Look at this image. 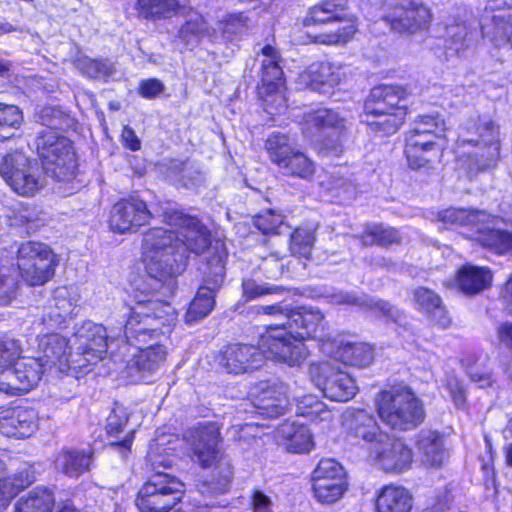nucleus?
I'll list each match as a JSON object with an SVG mask.
<instances>
[{"label":"nucleus","mask_w":512,"mask_h":512,"mask_svg":"<svg viewBox=\"0 0 512 512\" xmlns=\"http://www.w3.org/2000/svg\"><path fill=\"white\" fill-rule=\"evenodd\" d=\"M177 275H149L136 279L132 283V297L136 305L126 321L125 327L130 333H137L141 339L155 330V325L171 328L176 320L174 308L160 296L173 294Z\"/></svg>","instance_id":"f257e3e1"},{"label":"nucleus","mask_w":512,"mask_h":512,"mask_svg":"<svg viewBox=\"0 0 512 512\" xmlns=\"http://www.w3.org/2000/svg\"><path fill=\"white\" fill-rule=\"evenodd\" d=\"M499 153V128L490 118L471 117L459 126L457 165L467 176L493 167Z\"/></svg>","instance_id":"f03ea898"},{"label":"nucleus","mask_w":512,"mask_h":512,"mask_svg":"<svg viewBox=\"0 0 512 512\" xmlns=\"http://www.w3.org/2000/svg\"><path fill=\"white\" fill-rule=\"evenodd\" d=\"M294 310L285 303L259 306L257 309L258 314L285 320L281 324L270 325L260 336L259 345L271 360L292 367L300 365L308 356L305 344L293 337L291 315Z\"/></svg>","instance_id":"7ed1b4c3"},{"label":"nucleus","mask_w":512,"mask_h":512,"mask_svg":"<svg viewBox=\"0 0 512 512\" xmlns=\"http://www.w3.org/2000/svg\"><path fill=\"white\" fill-rule=\"evenodd\" d=\"M155 330H149V334L138 339L137 333H130L124 327V339L118 352L117 362H125L126 356H131L124 370L125 378L130 382H138L144 379L145 373H152L164 362L166 349L160 344L162 336L169 333L162 325H155Z\"/></svg>","instance_id":"20e7f679"},{"label":"nucleus","mask_w":512,"mask_h":512,"mask_svg":"<svg viewBox=\"0 0 512 512\" xmlns=\"http://www.w3.org/2000/svg\"><path fill=\"white\" fill-rule=\"evenodd\" d=\"M121 328H106L92 321H85L77 326L71 340L75 356L73 363L79 371L86 370L103 360L107 355L117 363L118 352L124 339Z\"/></svg>","instance_id":"39448f33"},{"label":"nucleus","mask_w":512,"mask_h":512,"mask_svg":"<svg viewBox=\"0 0 512 512\" xmlns=\"http://www.w3.org/2000/svg\"><path fill=\"white\" fill-rule=\"evenodd\" d=\"M185 439L190 445L193 457L202 467H210L215 464V470L219 476L212 488L215 493H225L232 481L233 467L230 459L224 455L218 447L220 431L216 423L205 422L188 430Z\"/></svg>","instance_id":"423d86ee"},{"label":"nucleus","mask_w":512,"mask_h":512,"mask_svg":"<svg viewBox=\"0 0 512 512\" xmlns=\"http://www.w3.org/2000/svg\"><path fill=\"white\" fill-rule=\"evenodd\" d=\"M142 259L149 275H179L183 271V252H178L174 228L154 227L143 235Z\"/></svg>","instance_id":"0eeeda50"},{"label":"nucleus","mask_w":512,"mask_h":512,"mask_svg":"<svg viewBox=\"0 0 512 512\" xmlns=\"http://www.w3.org/2000/svg\"><path fill=\"white\" fill-rule=\"evenodd\" d=\"M438 218L445 227H470L473 238L497 254L512 252V233L490 227L495 217L485 211L448 208L439 212Z\"/></svg>","instance_id":"6e6552de"},{"label":"nucleus","mask_w":512,"mask_h":512,"mask_svg":"<svg viewBox=\"0 0 512 512\" xmlns=\"http://www.w3.org/2000/svg\"><path fill=\"white\" fill-rule=\"evenodd\" d=\"M375 403L380 419L393 429H413L423 421V405L407 387L383 390L378 393Z\"/></svg>","instance_id":"1a4fd4ad"},{"label":"nucleus","mask_w":512,"mask_h":512,"mask_svg":"<svg viewBox=\"0 0 512 512\" xmlns=\"http://www.w3.org/2000/svg\"><path fill=\"white\" fill-rule=\"evenodd\" d=\"M35 145L48 176L58 181H69L75 176L77 160L68 138L57 131L44 130L37 136Z\"/></svg>","instance_id":"9d476101"},{"label":"nucleus","mask_w":512,"mask_h":512,"mask_svg":"<svg viewBox=\"0 0 512 512\" xmlns=\"http://www.w3.org/2000/svg\"><path fill=\"white\" fill-rule=\"evenodd\" d=\"M265 150L269 160L284 176L302 180L314 176L315 162L294 145L289 135L272 132L265 142Z\"/></svg>","instance_id":"9b49d317"},{"label":"nucleus","mask_w":512,"mask_h":512,"mask_svg":"<svg viewBox=\"0 0 512 512\" xmlns=\"http://www.w3.org/2000/svg\"><path fill=\"white\" fill-rule=\"evenodd\" d=\"M347 0H324L311 7L304 20L305 26L337 23L335 29H329L314 36V41L324 45H342L350 41L356 26L353 22L344 20L342 12Z\"/></svg>","instance_id":"f8f14e48"},{"label":"nucleus","mask_w":512,"mask_h":512,"mask_svg":"<svg viewBox=\"0 0 512 512\" xmlns=\"http://www.w3.org/2000/svg\"><path fill=\"white\" fill-rule=\"evenodd\" d=\"M16 265L19 273L30 286H41L55 273L56 254L44 243L26 241L16 245Z\"/></svg>","instance_id":"ddd939ff"},{"label":"nucleus","mask_w":512,"mask_h":512,"mask_svg":"<svg viewBox=\"0 0 512 512\" xmlns=\"http://www.w3.org/2000/svg\"><path fill=\"white\" fill-rule=\"evenodd\" d=\"M303 130L311 138L321 142V151L327 155L339 156L347 139V121L332 109H319L305 117Z\"/></svg>","instance_id":"4468645a"},{"label":"nucleus","mask_w":512,"mask_h":512,"mask_svg":"<svg viewBox=\"0 0 512 512\" xmlns=\"http://www.w3.org/2000/svg\"><path fill=\"white\" fill-rule=\"evenodd\" d=\"M185 485L175 476L157 471L139 490L136 505L141 512H167L182 498Z\"/></svg>","instance_id":"2eb2a0df"},{"label":"nucleus","mask_w":512,"mask_h":512,"mask_svg":"<svg viewBox=\"0 0 512 512\" xmlns=\"http://www.w3.org/2000/svg\"><path fill=\"white\" fill-rule=\"evenodd\" d=\"M163 222L174 228L178 236V252H183V270L188 253L200 254L210 245V232L195 217L184 214L181 210L167 204L162 208Z\"/></svg>","instance_id":"dca6fc26"},{"label":"nucleus","mask_w":512,"mask_h":512,"mask_svg":"<svg viewBox=\"0 0 512 512\" xmlns=\"http://www.w3.org/2000/svg\"><path fill=\"white\" fill-rule=\"evenodd\" d=\"M0 175L22 196H32L44 186V178L37 164L22 152L15 151L2 159Z\"/></svg>","instance_id":"f3484780"},{"label":"nucleus","mask_w":512,"mask_h":512,"mask_svg":"<svg viewBox=\"0 0 512 512\" xmlns=\"http://www.w3.org/2000/svg\"><path fill=\"white\" fill-rule=\"evenodd\" d=\"M483 39L498 50H512V7L505 0H488L480 18Z\"/></svg>","instance_id":"a211bd4d"},{"label":"nucleus","mask_w":512,"mask_h":512,"mask_svg":"<svg viewBox=\"0 0 512 512\" xmlns=\"http://www.w3.org/2000/svg\"><path fill=\"white\" fill-rule=\"evenodd\" d=\"M309 374L312 383L332 401L346 402L357 393L355 380L334 362L312 364Z\"/></svg>","instance_id":"6ab92c4d"},{"label":"nucleus","mask_w":512,"mask_h":512,"mask_svg":"<svg viewBox=\"0 0 512 512\" xmlns=\"http://www.w3.org/2000/svg\"><path fill=\"white\" fill-rule=\"evenodd\" d=\"M383 18L395 31L416 33L429 26L432 14L422 0H385Z\"/></svg>","instance_id":"aec40b11"},{"label":"nucleus","mask_w":512,"mask_h":512,"mask_svg":"<svg viewBox=\"0 0 512 512\" xmlns=\"http://www.w3.org/2000/svg\"><path fill=\"white\" fill-rule=\"evenodd\" d=\"M207 266L209 272L205 273L203 283L185 314V322L189 325L197 323L211 313L215 305L216 292L223 283L225 263L222 257H212Z\"/></svg>","instance_id":"412c9836"},{"label":"nucleus","mask_w":512,"mask_h":512,"mask_svg":"<svg viewBox=\"0 0 512 512\" xmlns=\"http://www.w3.org/2000/svg\"><path fill=\"white\" fill-rule=\"evenodd\" d=\"M312 488L318 502H337L348 488L344 467L333 458L321 459L312 474Z\"/></svg>","instance_id":"4be33fe9"},{"label":"nucleus","mask_w":512,"mask_h":512,"mask_svg":"<svg viewBox=\"0 0 512 512\" xmlns=\"http://www.w3.org/2000/svg\"><path fill=\"white\" fill-rule=\"evenodd\" d=\"M37 341L39 353L37 359L48 372L65 374L70 369L79 370L73 363V360L77 359L75 352H68V349H72L71 340H67L58 333H47L39 335Z\"/></svg>","instance_id":"5701e85b"},{"label":"nucleus","mask_w":512,"mask_h":512,"mask_svg":"<svg viewBox=\"0 0 512 512\" xmlns=\"http://www.w3.org/2000/svg\"><path fill=\"white\" fill-rule=\"evenodd\" d=\"M47 370L36 357L18 359L13 368L6 370L0 377V393L18 396L29 392L38 384Z\"/></svg>","instance_id":"b1692460"},{"label":"nucleus","mask_w":512,"mask_h":512,"mask_svg":"<svg viewBox=\"0 0 512 512\" xmlns=\"http://www.w3.org/2000/svg\"><path fill=\"white\" fill-rule=\"evenodd\" d=\"M287 392V386L278 380L256 383L249 391L253 413L268 418L282 415L290 404Z\"/></svg>","instance_id":"393cba45"},{"label":"nucleus","mask_w":512,"mask_h":512,"mask_svg":"<svg viewBox=\"0 0 512 512\" xmlns=\"http://www.w3.org/2000/svg\"><path fill=\"white\" fill-rule=\"evenodd\" d=\"M370 456L382 470L395 474L408 470L413 462L412 450L403 441L391 440L388 435L380 436L370 446Z\"/></svg>","instance_id":"a878e982"},{"label":"nucleus","mask_w":512,"mask_h":512,"mask_svg":"<svg viewBox=\"0 0 512 512\" xmlns=\"http://www.w3.org/2000/svg\"><path fill=\"white\" fill-rule=\"evenodd\" d=\"M444 141L433 138L428 133L416 132L410 128L405 138V155L408 165L412 169L430 168L439 161Z\"/></svg>","instance_id":"bb28decb"},{"label":"nucleus","mask_w":512,"mask_h":512,"mask_svg":"<svg viewBox=\"0 0 512 512\" xmlns=\"http://www.w3.org/2000/svg\"><path fill=\"white\" fill-rule=\"evenodd\" d=\"M151 218L152 212L148 209L146 202L131 197L121 200L113 206L109 226L112 231L120 234L136 232Z\"/></svg>","instance_id":"cd10ccee"},{"label":"nucleus","mask_w":512,"mask_h":512,"mask_svg":"<svg viewBox=\"0 0 512 512\" xmlns=\"http://www.w3.org/2000/svg\"><path fill=\"white\" fill-rule=\"evenodd\" d=\"M263 357L271 359L262 351L260 345L231 344L225 346L219 354V364L232 374H242L261 366Z\"/></svg>","instance_id":"c85d7f7f"},{"label":"nucleus","mask_w":512,"mask_h":512,"mask_svg":"<svg viewBox=\"0 0 512 512\" xmlns=\"http://www.w3.org/2000/svg\"><path fill=\"white\" fill-rule=\"evenodd\" d=\"M345 75V68L342 65L328 61L314 62L300 73L299 81L313 91L329 95Z\"/></svg>","instance_id":"c756f323"},{"label":"nucleus","mask_w":512,"mask_h":512,"mask_svg":"<svg viewBox=\"0 0 512 512\" xmlns=\"http://www.w3.org/2000/svg\"><path fill=\"white\" fill-rule=\"evenodd\" d=\"M38 413L33 408L15 407L0 417V433L7 437L27 438L38 429Z\"/></svg>","instance_id":"7c9ffc66"},{"label":"nucleus","mask_w":512,"mask_h":512,"mask_svg":"<svg viewBox=\"0 0 512 512\" xmlns=\"http://www.w3.org/2000/svg\"><path fill=\"white\" fill-rule=\"evenodd\" d=\"M80 293L77 287L61 286L53 292V305L50 306L43 324L49 327L61 326L67 319L77 314Z\"/></svg>","instance_id":"2f4dec72"},{"label":"nucleus","mask_w":512,"mask_h":512,"mask_svg":"<svg viewBox=\"0 0 512 512\" xmlns=\"http://www.w3.org/2000/svg\"><path fill=\"white\" fill-rule=\"evenodd\" d=\"M408 91L397 85H381L374 87L364 104L367 113L396 111L400 108L407 111Z\"/></svg>","instance_id":"473e14b6"},{"label":"nucleus","mask_w":512,"mask_h":512,"mask_svg":"<svg viewBox=\"0 0 512 512\" xmlns=\"http://www.w3.org/2000/svg\"><path fill=\"white\" fill-rule=\"evenodd\" d=\"M330 302L332 304H347L355 305L360 308H365L378 316H384L395 323H401L404 318L402 312L391 306L389 303L382 300H375L365 294H355L349 292L338 291L330 295Z\"/></svg>","instance_id":"72a5a7b5"},{"label":"nucleus","mask_w":512,"mask_h":512,"mask_svg":"<svg viewBox=\"0 0 512 512\" xmlns=\"http://www.w3.org/2000/svg\"><path fill=\"white\" fill-rule=\"evenodd\" d=\"M444 437L437 431L422 430L416 440V449L423 465L440 467L448 458Z\"/></svg>","instance_id":"f704fd0d"},{"label":"nucleus","mask_w":512,"mask_h":512,"mask_svg":"<svg viewBox=\"0 0 512 512\" xmlns=\"http://www.w3.org/2000/svg\"><path fill=\"white\" fill-rule=\"evenodd\" d=\"M276 439L280 446L292 453H306L314 447L309 428L295 422L280 425L276 430Z\"/></svg>","instance_id":"c9c22d12"},{"label":"nucleus","mask_w":512,"mask_h":512,"mask_svg":"<svg viewBox=\"0 0 512 512\" xmlns=\"http://www.w3.org/2000/svg\"><path fill=\"white\" fill-rule=\"evenodd\" d=\"M412 507V494L404 486L388 484L376 493V512H411Z\"/></svg>","instance_id":"e433bc0d"},{"label":"nucleus","mask_w":512,"mask_h":512,"mask_svg":"<svg viewBox=\"0 0 512 512\" xmlns=\"http://www.w3.org/2000/svg\"><path fill=\"white\" fill-rule=\"evenodd\" d=\"M4 463L0 460V509L7 507L10 501L23 489L35 481L32 465L22 464L13 476L3 478Z\"/></svg>","instance_id":"4c0bfd02"},{"label":"nucleus","mask_w":512,"mask_h":512,"mask_svg":"<svg viewBox=\"0 0 512 512\" xmlns=\"http://www.w3.org/2000/svg\"><path fill=\"white\" fill-rule=\"evenodd\" d=\"M293 324V337L304 344L308 338H320V332L324 329V316L319 310L301 307L295 309L291 315Z\"/></svg>","instance_id":"58836bf2"},{"label":"nucleus","mask_w":512,"mask_h":512,"mask_svg":"<svg viewBox=\"0 0 512 512\" xmlns=\"http://www.w3.org/2000/svg\"><path fill=\"white\" fill-rule=\"evenodd\" d=\"M345 425L352 436L363 439L371 446L379 440L380 436L387 435L379 431L374 417L364 410L349 412L345 416Z\"/></svg>","instance_id":"ea45409f"},{"label":"nucleus","mask_w":512,"mask_h":512,"mask_svg":"<svg viewBox=\"0 0 512 512\" xmlns=\"http://www.w3.org/2000/svg\"><path fill=\"white\" fill-rule=\"evenodd\" d=\"M492 277L488 268L468 264L458 270L456 284L463 293L473 295L490 287Z\"/></svg>","instance_id":"a19ab883"},{"label":"nucleus","mask_w":512,"mask_h":512,"mask_svg":"<svg viewBox=\"0 0 512 512\" xmlns=\"http://www.w3.org/2000/svg\"><path fill=\"white\" fill-rule=\"evenodd\" d=\"M413 300L418 310L428 315L433 321L445 328L450 324L442 300L434 291L418 287L413 291Z\"/></svg>","instance_id":"79ce46f5"},{"label":"nucleus","mask_w":512,"mask_h":512,"mask_svg":"<svg viewBox=\"0 0 512 512\" xmlns=\"http://www.w3.org/2000/svg\"><path fill=\"white\" fill-rule=\"evenodd\" d=\"M262 77L261 85L259 86L260 93L266 91H275L276 89L283 88V71L279 66V53L271 45H266L262 48Z\"/></svg>","instance_id":"37998d69"},{"label":"nucleus","mask_w":512,"mask_h":512,"mask_svg":"<svg viewBox=\"0 0 512 512\" xmlns=\"http://www.w3.org/2000/svg\"><path fill=\"white\" fill-rule=\"evenodd\" d=\"M407 111L398 109L396 111H386L382 113H367L364 110L362 121L365 122L370 130L381 136H389L396 133L403 125Z\"/></svg>","instance_id":"c03bdc74"},{"label":"nucleus","mask_w":512,"mask_h":512,"mask_svg":"<svg viewBox=\"0 0 512 512\" xmlns=\"http://www.w3.org/2000/svg\"><path fill=\"white\" fill-rule=\"evenodd\" d=\"M92 455L80 449H62L54 461L58 471L69 477H78L89 469Z\"/></svg>","instance_id":"a18cd8bd"},{"label":"nucleus","mask_w":512,"mask_h":512,"mask_svg":"<svg viewBox=\"0 0 512 512\" xmlns=\"http://www.w3.org/2000/svg\"><path fill=\"white\" fill-rule=\"evenodd\" d=\"M215 35L216 30L210 29L203 16L193 10L189 12L185 23L178 31L179 40H181L186 46L196 45L199 39L204 36L214 38Z\"/></svg>","instance_id":"49530a36"},{"label":"nucleus","mask_w":512,"mask_h":512,"mask_svg":"<svg viewBox=\"0 0 512 512\" xmlns=\"http://www.w3.org/2000/svg\"><path fill=\"white\" fill-rule=\"evenodd\" d=\"M178 442L177 437L170 435L158 437L150 443L147 457L154 469L172 466Z\"/></svg>","instance_id":"de8ad7c7"},{"label":"nucleus","mask_w":512,"mask_h":512,"mask_svg":"<svg viewBox=\"0 0 512 512\" xmlns=\"http://www.w3.org/2000/svg\"><path fill=\"white\" fill-rule=\"evenodd\" d=\"M296 414L308 418L312 422L330 424L335 413L314 395L296 397Z\"/></svg>","instance_id":"09e8293b"},{"label":"nucleus","mask_w":512,"mask_h":512,"mask_svg":"<svg viewBox=\"0 0 512 512\" xmlns=\"http://www.w3.org/2000/svg\"><path fill=\"white\" fill-rule=\"evenodd\" d=\"M334 357L347 365L366 367L373 361L374 351L366 343H345L337 348Z\"/></svg>","instance_id":"8fccbe9b"},{"label":"nucleus","mask_w":512,"mask_h":512,"mask_svg":"<svg viewBox=\"0 0 512 512\" xmlns=\"http://www.w3.org/2000/svg\"><path fill=\"white\" fill-rule=\"evenodd\" d=\"M471 44L470 32L465 23L449 24L446 27V57L462 56Z\"/></svg>","instance_id":"3c124183"},{"label":"nucleus","mask_w":512,"mask_h":512,"mask_svg":"<svg viewBox=\"0 0 512 512\" xmlns=\"http://www.w3.org/2000/svg\"><path fill=\"white\" fill-rule=\"evenodd\" d=\"M54 497L50 490L36 487L27 497H22L16 504V512H51Z\"/></svg>","instance_id":"603ef678"},{"label":"nucleus","mask_w":512,"mask_h":512,"mask_svg":"<svg viewBox=\"0 0 512 512\" xmlns=\"http://www.w3.org/2000/svg\"><path fill=\"white\" fill-rule=\"evenodd\" d=\"M177 8V0H136V9L145 19L169 18Z\"/></svg>","instance_id":"864d4df0"},{"label":"nucleus","mask_w":512,"mask_h":512,"mask_svg":"<svg viewBox=\"0 0 512 512\" xmlns=\"http://www.w3.org/2000/svg\"><path fill=\"white\" fill-rule=\"evenodd\" d=\"M80 73L91 79L106 80L115 73L114 64L107 59H91L80 57L76 61Z\"/></svg>","instance_id":"5fc2aeb1"},{"label":"nucleus","mask_w":512,"mask_h":512,"mask_svg":"<svg viewBox=\"0 0 512 512\" xmlns=\"http://www.w3.org/2000/svg\"><path fill=\"white\" fill-rule=\"evenodd\" d=\"M320 186L332 196L343 200L352 199L356 195V186L338 173L325 174Z\"/></svg>","instance_id":"6e6d98bb"},{"label":"nucleus","mask_w":512,"mask_h":512,"mask_svg":"<svg viewBox=\"0 0 512 512\" xmlns=\"http://www.w3.org/2000/svg\"><path fill=\"white\" fill-rule=\"evenodd\" d=\"M23 122V113L15 105L0 103V141L12 138Z\"/></svg>","instance_id":"4d7b16f0"},{"label":"nucleus","mask_w":512,"mask_h":512,"mask_svg":"<svg viewBox=\"0 0 512 512\" xmlns=\"http://www.w3.org/2000/svg\"><path fill=\"white\" fill-rule=\"evenodd\" d=\"M128 422V416L126 411L122 407L113 409L107 418L106 431L108 436L115 438L116 442L111 444L120 445L126 449H129L132 443V436L129 434L120 440L119 435L124 431V427Z\"/></svg>","instance_id":"13d9d810"},{"label":"nucleus","mask_w":512,"mask_h":512,"mask_svg":"<svg viewBox=\"0 0 512 512\" xmlns=\"http://www.w3.org/2000/svg\"><path fill=\"white\" fill-rule=\"evenodd\" d=\"M412 129L416 132L430 133L433 138L444 141V133L446 124L444 119L439 114H423L415 118L411 125Z\"/></svg>","instance_id":"bf43d9fd"},{"label":"nucleus","mask_w":512,"mask_h":512,"mask_svg":"<svg viewBox=\"0 0 512 512\" xmlns=\"http://www.w3.org/2000/svg\"><path fill=\"white\" fill-rule=\"evenodd\" d=\"M398 232L381 224H370L365 228L363 243L365 245H388L398 240Z\"/></svg>","instance_id":"052dcab7"},{"label":"nucleus","mask_w":512,"mask_h":512,"mask_svg":"<svg viewBox=\"0 0 512 512\" xmlns=\"http://www.w3.org/2000/svg\"><path fill=\"white\" fill-rule=\"evenodd\" d=\"M315 242L314 232L298 228L290 237V251L294 256L308 258Z\"/></svg>","instance_id":"680f3d73"},{"label":"nucleus","mask_w":512,"mask_h":512,"mask_svg":"<svg viewBox=\"0 0 512 512\" xmlns=\"http://www.w3.org/2000/svg\"><path fill=\"white\" fill-rule=\"evenodd\" d=\"M22 352L21 345L18 340L9 336L0 338V374H4L10 369V365L20 359Z\"/></svg>","instance_id":"e2e57ef3"},{"label":"nucleus","mask_w":512,"mask_h":512,"mask_svg":"<svg viewBox=\"0 0 512 512\" xmlns=\"http://www.w3.org/2000/svg\"><path fill=\"white\" fill-rule=\"evenodd\" d=\"M18 283L11 267L0 261V305H8L16 297Z\"/></svg>","instance_id":"0e129e2a"},{"label":"nucleus","mask_w":512,"mask_h":512,"mask_svg":"<svg viewBox=\"0 0 512 512\" xmlns=\"http://www.w3.org/2000/svg\"><path fill=\"white\" fill-rule=\"evenodd\" d=\"M248 18L243 13L229 14L218 22V27L227 39L240 36L248 29Z\"/></svg>","instance_id":"69168bd1"},{"label":"nucleus","mask_w":512,"mask_h":512,"mask_svg":"<svg viewBox=\"0 0 512 512\" xmlns=\"http://www.w3.org/2000/svg\"><path fill=\"white\" fill-rule=\"evenodd\" d=\"M284 217L275 210H266L254 218V225L263 234L280 233Z\"/></svg>","instance_id":"338daca9"},{"label":"nucleus","mask_w":512,"mask_h":512,"mask_svg":"<svg viewBox=\"0 0 512 512\" xmlns=\"http://www.w3.org/2000/svg\"><path fill=\"white\" fill-rule=\"evenodd\" d=\"M243 296L246 300L270 294H281L284 288L268 283H258L253 279H246L242 282Z\"/></svg>","instance_id":"774afa93"}]
</instances>
